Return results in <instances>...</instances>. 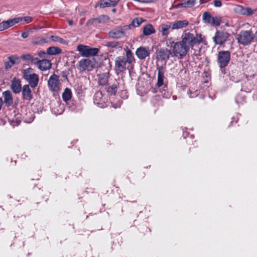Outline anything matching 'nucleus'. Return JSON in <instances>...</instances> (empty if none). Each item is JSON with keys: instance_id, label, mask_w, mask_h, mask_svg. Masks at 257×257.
<instances>
[{"instance_id": "obj_44", "label": "nucleus", "mask_w": 257, "mask_h": 257, "mask_svg": "<svg viewBox=\"0 0 257 257\" xmlns=\"http://www.w3.org/2000/svg\"><path fill=\"white\" fill-rule=\"evenodd\" d=\"M22 19V21L24 20L26 24H28L32 21L33 18L31 17L27 16L24 17H20Z\"/></svg>"}, {"instance_id": "obj_11", "label": "nucleus", "mask_w": 257, "mask_h": 257, "mask_svg": "<svg viewBox=\"0 0 257 257\" xmlns=\"http://www.w3.org/2000/svg\"><path fill=\"white\" fill-rule=\"evenodd\" d=\"M21 21L22 19L21 18H15L7 21H3L2 22V25L0 26V30H2V31H3L5 30L8 29Z\"/></svg>"}, {"instance_id": "obj_15", "label": "nucleus", "mask_w": 257, "mask_h": 257, "mask_svg": "<svg viewBox=\"0 0 257 257\" xmlns=\"http://www.w3.org/2000/svg\"><path fill=\"white\" fill-rule=\"evenodd\" d=\"M158 80L157 85L158 87L162 86L164 84V73L166 71L165 67L161 66L157 67Z\"/></svg>"}, {"instance_id": "obj_35", "label": "nucleus", "mask_w": 257, "mask_h": 257, "mask_svg": "<svg viewBox=\"0 0 257 257\" xmlns=\"http://www.w3.org/2000/svg\"><path fill=\"white\" fill-rule=\"evenodd\" d=\"M50 39H51V41L53 42H58L60 44H64L66 43V42L65 40H64L63 38H62L59 36H57L52 35L50 37Z\"/></svg>"}, {"instance_id": "obj_48", "label": "nucleus", "mask_w": 257, "mask_h": 257, "mask_svg": "<svg viewBox=\"0 0 257 257\" xmlns=\"http://www.w3.org/2000/svg\"><path fill=\"white\" fill-rule=\"evenodd\" d=\"M28 36H29V32H23L22 34V37L24 39L27 38Z\"/></svg>"}, {"instance_id": "obj_28", "label": "nucleus", "mask_w": 257, "mask_h": 257, "mask_svg": "<svg viewBox=\"0 0 257 257\" xmlns=\"http://www.w3.org/2000/svg\"><path fill=\"white\" fill-rule=\"evenodd\" d=\"M32 42L34 45H41L48 43L49 41L44 37L39 36L34 38Z\"/></svg>"}, {"instance_id": "obj_17", "label": "nucleus", "mask_w": 257, "mask_h": 257, "mask_svg": "<svg viewBox=\"0 0 257 257\" xmlns=\"http://www.w3.org/2000/svg\"><path fill=\"white\" fill-rule=\"evenodd\" d=\"M170 29H172V23L168 22L166 23L162 24L160 26V31L163 37H168L170 34Z\"/></svg>"}, {"instance_id": "obj_42", "label": "nucleus", "mask_w": 257, "mask_h": 257, "mask_svg": "<svg viewBox=\"0 0 257 257\" xmlns=\"http://www.w3.org/2000/svg\"><path fill=\"white\" fill-rule=\"evenodd\" d=\"M221 23V19L219 17H213V20L211 21V24H213L215 26H219Z\"/></svg>"}, {"instance_id": "obj_16", "label": "nucleus", "mask_w": 257, "mask_h": 257, "mask_svg": "<svg viewBox=\"0 0 257 257\" xmlns=\"http://www.w3.org/2000/svg\"><path fill=\"white\" fill-rule=\"evenodd\" d=\"M119 0L111 1V0H100L99 2L95 5V8L99 6L100 8H105L109 7H114L118 3Z\"/></svg>"}, {"instance_id": "obj_7", "label": "nucleus", "mask_w": 257, "mask_h": 257, "mask_svg": "<svg viewBox=\"0 0 257 257\" xmlns=\"http://www.w3.org/2000/svg\"><path fill=\"white\" fill-rule=\"evenodd\" d=\"M48 85L51 91L58 92L60 90V86L59 76L55 74L52 75L48 81Z\"/></svg>"}, {"instance_id": "obj_54", "label": "nucleus", "mask_w": 257, "mask_h": 257, "mask_svg": "<svg viewBox=\"0 0 257 257\" xmlns=\"http://www.w3.org/2000/svg\"><path fill=\"white\" fill-rule=\"evenodd\" d=\"M112 12H113V13H115V12H116V9H113L112 10Z\"/></svg>"}, {"instance_id": "obj_29", "label": "nucleus", "mask_w": 257, "mask_h": 257, "mask_svg": "<svg viewBox=\"0 0 257 257\" xmlns=\"http://www.w3.org/2000/svg\"><path fill=\"white\" fill-rule=\"evenodd\" d=\"M62 52L60 48L55 47H50L47 50V54L50 55H54L60 54Z\"/></svg>"}, {"instance_id": "obj_45", "label": "nucleus", "mask_w": 257, "mask_h": 257, "mask_svg": "<svg viewBox=\"0 0 257 257\" xmlns=\"http://www.w3.org/2000/svg\"><path fill=\"white\" fill-rule=\"evenodd\" d=\"M213 4L214 6L217 8L221 7L222 6V2L220 0H214Z\"/></svg>"}, {"instance_id": "obj_19", "label": "nucleus", "mask_w": 257, "mask_h": 257, "mask_svg": "<svg viewBox=\"0 0 257 257\" xmlns=\"http://www.w3.org/2000/svg\"><path fill=\"white\" fill-rule=\"evenodd\" d=\"M109 37L113 39H120L125 35L124 32L121 28L114 29L108 32Z\"/></svg>"}, {"instance_id": "obj_39", "label": "nucleus", "mask_w": 257, "mask_h": 257, "mask_svg": "<svg viewBox=\"0 0 257 257\" xmlns=\"http://www.w3.org/2000/svg\"><path fill=\"white\" fill-rule=\"evenodd\" d=\"M199 92L198 90H194L189 89L188 91V94L190 98H194L198 95Z\"/></svg>"}, {"instance_id": "obj_41", "label": "nucleus", "mask_w": 257, "mask_h": 257, "mask_svg": "<svg viewBox=\"0 0 257 257\" xmlns=\"http://www.w3.org/2000/svg\"><path fill=\"white\" fill-rule=\"evenodd\" d=\"M118 44H119L118 42H116V41H113V42H108L106 43L105 45L107 47L114 48L117 47L118 46Z\"/></svg>"}, {"instance_id": "obj_47", "label": "nucleus", "mask_w": 257, "mask_h": 257, "mask_svg": "<svg viewBox=\"0 0 257 257\" xmlns=\"http://www.w3.org/2000/svg\"><path fill=\"white\" fill-rule=\"evenodd\" d=\"M46 53L44 51H40L38 53V56L41 58H44Z\"/></svg>"}, {"instance_id": "obj_22", "label": "nucleus", "mask_w": 257, "mask_h": 257, "mask_svg": "<svg viewBox=\"0 0 257 257\" xmlns=\"http://www.w3.org/2000/svg\"><path fill=\"white\" fill-rule=\"evenodd\" d=\"M172 30H178L187 27L189 25V22L187 20L178 21L172 23Z\"/></svg>"}, {"instance_id": "obj_52", "label": "nucleus", "mask_w": 257, "mask_h": 257, "mask_svg": "<svg viewBox=\"0 0 257 257\" xmlns=\"http://www.w3.org/2000/svg\"><path fill=\"white\" fill-rule=\"evenodd\" d=\"M200 4H203L205 3L204 0H200L199 1Z\"/></svg>"}, {"instance_id": "obj_55", "label": "nucleus", "mask_w": 257, "mask_h": 257, "mask_svg": "<svg viewBox=\"0 0 257 257\" xmlns=\"http://www.w3.org/2000/svg\"><path fill=\"white\" fill-rule=\"evenodd\" d=\"M255 37H256V40L257 41V30L256 31L255 33Z\"/></svg>"}, {"instance_id": "obj_20", "label": "nucleus", "mask_w": 257, "mask_h": 257, "mask_svg": "<svg viewBox=\"0 0 257 257\" xmlns=\"http://www.w3.org/2000/svg\"><path fill=\"white\" fill-rule=\"evenodd\" d=\"M170 56L171 57H173L172 56V52L170 50L167 48L161 49L158 52V56L162 60H168Z\"/></svg>"}, {"instance_id": "obj_51", "label": "nucleus", "mask_w": 257, "mask_h": 257, "mask_svg": "<svg viewBox=\"0 0 257 257\" xmlns=\"http://www.w3.org/2000/svg\"><path fill=\"white\" fill-rule=\"evenodd\" d=\"M68 23L69 24V25H72L73 24V21L72 20H69L68 21Z\"/></svg>"}, {"instance_id": "obj_33", "label": "nucleus", "mask_w": 257, "mask_h": 257, "mask_svg": "<svg viewBox=\"0 0 257 257\" xmlns=\"http://www.w3.org/2000/svg\"><path fill=\"white\" fill-rule=\"evenodd\" d=\"M62 98L64 101H67L69 100L71 98V90L67 88L65 89L64 92L62 94Z\"/></svg>"}, {"instance_id": "obj_21", "label": "nucleus", "mask_w": 257, "mask_h": 257, "mask_svg": "<svg viewBox=\"0 0 257 257\" xmlns=\"http://www.w3.org/2000/svg\"><path fill=\"white\" fill-rule=\"evenodd\" d=\"M19 62V58L16 55H12L8 57V61L5 63V68L8 69Z\"/></svg>"}, {"instance_id": "obj_24", "label": "nucleus", "mask_w": 257, "mask_h": 257, "mask_svg": "<svg viewBox=\"0 0 257 257\" xmlns=\"http://www.w3.org/2000/svg\"><path fill=\"white\" fill-rule=\"evenodd\" d=\"M4 102L7 106H10L13 103V97L10 91H5L3 93Z\"/></svg>"}, {"instance_id": "obj_49", "label": "nucleus", "mask_w": 257, "mask_h": 257, "mask_svg": "<svg viewBox=\"0 0 257 257\" xmlns=\"http://www.w3.org/2000/svg\"><path fill=\"white\" fill-rule=\"evenodd\" d=\"M185 4V3H181V4H178L177 5L176 7L177 8H186L185 6L184 5Z\"/></svg>"}, {"instance_id": "obj_27", "label": "nucleus", "mask_w": 257, "mask_h": 257, "mask_svg": "<svg viewBox=\"0 0 257 257\" xmlns=\"http://www.w3.org/2000/svg\"><path fill=\"white\" fill-rule=\"evenodd\" d=\"M22 59L26 61L36 63L38 58L30 54H23L21 56Z\"/></svg>"}, {"instance_id": "obj_38", "label": "nucleus", "mask_w": 257, "mask_h": 257, "mask_svg": "<svg viewBox=\"0 0 257 257\" xmlns=\"http://www.w3.org/2000/svg\"><path fill=\"white\" fill-rule=\"evenodd\" d=\"M244 11H243V15L246 16L252 15L255 12L257 11V9H254L252 10L250 8L248 7L244 8Z\"/></svg>"}, {"instance_id": "obj_8", "label": "nucleus", "mask_w": 257, "mask_h": 257, "mask_svg": "<svg viewBox=\"0 0 257 257\" xmlns=\"http://www.w3.org/2000/svg\"><path fill=\"white\" fill-rule=\"evenodd\" d=\"M230 60V53L228 51L219 52L217 61L220 68L226 66Z\"/></svg>"}, {"instance_id": "obj_4", "label": "nucleus", "mask_w": 257, "mask_h": 257, "mask_svg": "<svg viewBox=\"0 0 257 257\" xmlns=\"http://www.w3.org/2000/svg\"><path fill=\"white\" fill-rule=\"evenodd\" d=\"M189 50L188 46H185L180 41L177 42L173 46L172 56L182 59L186 56Z\"/></svg>"}, {"instance_id": "obj_13", "label": "nucleus", "mask_w": 257, "mask_h": 257, "mask_svg": "<svg viewBox=\"0 0 257 257\" xmlns=\"http://www.w3.org/2000/svg\"><path fill=\"white\" fill-rule=\"evenodd\" d=\"M94 103L98 107L103 108L106 106L105 99L103 97L102 92H96L94 96Z\"/></svg>"}, {"instance_id": "obj_3", "label": "nucleus", "mask_w": 257, "mask_h": 257, "mask_svg": "<svg viewBox=\"0 0 257 257\" xmlns=\"http://www.w3.org/2000/svg\"><path fill=\"white\" fill-rule=\"evenodd\" d=\"M254 38V35L251 30H241L236 36L238 43L243 46L251 44Z\"/></svg>"}, {"instance_id": "obj_26", "label": "nucleus", "mask_w": 257, "mask_h": 257, "mask_svg": "<svg viewBox=\"0 0 257 257\" xmlns=\"http://www.w3.org/2000/svg\"><path fill=\"white\" fill-rule=\"evenodd\" d=\"M155 32V29L151 24H147L143 27V34L145 36H149Z\"/></svg>"}, {"instance_id": "obj_36", "label": "nucleus", "mask_w": 257, "mask_h": 257, "mask_svg": "<svg viewBox=\"0 0 257 257\" xmlns=\"http://www.w3.org/2000/svg\"><path fill=\"white\" fill-rule=\"evenodd\" d=\"M144 22V20L141 18H137L133 20L131 25L135 27H138Z\"/></svg>"}, {"instance_id": "obj_50", "label": "nucleus", "mask_w": 257, "mask_h": 257, "mask_svg": "<svg viewBox=\"0 0 257 257\" xmlns=\"http://www.w3.org/2000/svg\"><path fill=\"white\" fill-rule=\"evenodd\" d=\"M122 94H124L122 97L123 98H126L127 97V95H126V92L125 90H122V92H121V95H122Z\"/></svg>"}, {"instance_id": "obj_25", "label": "nucleus", "mask_w": 257, "mask_h": 257, "mask_svg": "<svg viewBox=\"0 0 257 257\" xmlns=\"http://www.w3.org/2000/svg\"><path fill=\"white\" fill-rule=\"evenodd\" d=\"M109 78L108 73H104L98 75V83L102 86L106 85L108 82Z\"/></svg>"}, {"instance_id": "obj_32", "label": "nucleus", "mask_w": 257, "mask_h": 257, "mask_svg": "<svg viewBox=\"0 0 257 257\" xmlns=\"http://www.w3.org/2000/svg\"><path fill=\"white\" fill-rule=\"evenodd\" d=\"M125 60H126V62L129 64H132L135 61L133 54L132 53L131 51L129 49H127L126 51Z\"/></svg>"}, {"instance_id": "obj_34", "label": "nucleus", "mask_w": 257, "mask_h": 257, "mask_svg": "<svg viewBox=\"0 0 257 257\" xmlns=\"http://www.w3.org/2000/svg\"><path fill=\"white\" fill-rule=\"evenodd\" d=\"M94 19L95 21L98 23H105L109 20V18L107 15H101L98 18H94Z\"/></svg>"}, {"instance_id": "obj_43", "label": "nucleus", "mask_w": 257, "mask_h": 257, "mask_svg": "<svg viewBox=\"0 0 257 257\" xmlns=\"http://www.w3.org/2000/svg\"><path fill=\"white\" fill-rule=\"evenodd\" d=\"M184 3V5L185 6L186 8L192 7L195 5V0H187Z\"/></svg>"}, {"instance_id": "obj_46", "label": "nucleus", "mask_w": 257, "mask_h": 257, "mask_svg": "<svg viewBox=\"0 0 257 257\" xmlns=\"http://www.w3.org/2000/svg\"><path fill=\"white\" fill-rule=\"evenodd\" d=\"M95 22V21L94 18L90 19L87 22L86 25L88 26L92 25L94 24Z\"/></svg>"}, {"instance_id": "obj_40", "label": "nucleus", "mask_w": 257, "mask_h": 257, "mask_svg": "<svg viewBox=\"0 0 257 257\" xmlns=\"http://www.w3.org/2000/svg\"><path fill=\"white\" fill-rule=\"evenodd\" d=\"M234 11L235 13L243 15L244 11V7L241 6H236L234 7Z\"/></svg>"}, {"instance_id": "obj_14", "label": "nucleus", "mask_w": 257, "mask_h": 257, "mask_svg": "<svg viewBox=\"0 0 257 257\" xmlns=\"http://www.w3.org/2000/svg\"><path fill=\"white\" fill-rule=\"evenodd\" d=\"M36 63L38 68L43 71L50 69L52 65L50 61L45 59L41 60H39L38 59Z\"/></svg>"}, {"instance_id": "obj_23", "label": "nucleus", "mask_w": 257, "mask_h": 257, "mask_svg": "<svg viewBox=\"0 0 257 257\" xmlns=\"http://www.w3.org/2000/svg\"><path fill=\"white\" fill-rule=\"evenodd\" d=\"M11 88L15 93H20L22 89L20 81L16 78L14 79L12 81Z\"/></svg>"}, {"instance_id": "obj_10", "label": "nucleus", "mask_w": 257, "mask_h": 257, "mask_svg": "<svg viewBox=\"0 0 257 257\" xmlns=\"http://www.w3.org/2000/svg\"><path fill=\"white\" fill-rule=\"evenodd\" d=\"M78 68L80 71H90L93 68L92 62L89 59H84L78 63Z\"/></svg>"}, {"instance_id": "obj_5", "label": "nucleus", "mask_w": 257, "mask_h": 257, "mask_svg": "<svg viewBox=\"0 0 257 257\" xmlns=\"http://www.w3.org/2000/svg\"><path fill=\"white\" fill-rule=\"evenodd\" d=\"M77 50L82 57H89L96 55L99 49L96 48H91L88 46L78 45L77 46Z\"/></svg>"}, {"instance_id": "obj_9", "label": "nucleus", "mask_w": 257, "mask_h": 257, "mask_svg": "<svg viewBox=\"0 0 257 257\" xmlns=\"http://www.w3.org/2000/svg\"><path fill=\"white\" fill-rule=\"evenodd\" d=\"M127 62L124 56H119L115 60L114 69L117 73H122L125 71Z\"/></svg>"}, {"instance_id": "obj_30", "label": "nucleus", "mask_w": 257, "mask_h": 257, "mask_svg": "<svg viewBox=\"0 0 257 257\" xmlns=\"http://www.w3.org/2000/svg\"><path fill=\"white\" fill-rule=\"evenodd\" d=\"M120 86L118 85V83L116 82V83L112 84L111 86H109L107 88V92L110 95H114L117 91L118 89H120Z\"/></svg>"}, {"instance_id": "obj_53", "label": "nucleus", "mask_w": 257, "mask_h": 257, "mask_svg": "<svg viewBox=\"0 0 257 257\" xmlns=\"http://www.w3.org/2000/svg\"><path fill=\"white\" fill-rule=\"evenodd\" d=\"M120 104H121V102H119V104L117 106H114L113 107L114 108H116V107H119L120 105Z\"/></svg>"}, {"instance_id": "obj_37", "label": "nucleus", "mask_w": 257, "mask_h": 257, "mask_svg": "<svg viewBox=\"0 0 257 257\" xmlns=\"http://www.w3.org/2000/svg\"><path fill=\"white\" fill-rule=\"evenodd\" d=\"M176 42H174V39L172 37L168 38L166 39V44L168 47H170L173 49V46Z\"/></svg>"}, {"instance_id": "obj_1", "label": "nucleus", "mask_w": 257, "mask_h": 257, "mask_svg": "<svg viewBox=\"0 0 257 257\" xmlns=\"http://www.w3.org/2000/svg\"><path fill=\"white\" fill-rule=\"evenodd\" d=\"M202 40L201 35L197 34L196 36L195 37L193 34L188 32L182 35V40L180 42L185 46H188L189 49L190 47L192 49L195 44H200Z\"/></svg>"}, {"instance_id": "obj_12", "label": "nucleus", "mask_w": 257, "mask_h": 257, "mask_svg": "<svg viewBox=\"0 0 257 257\" xmlns=\"http://www.w3.org/2000/svg\"><path fill=\"white\" fill-rule=\"evenodd\" d=\"M150 54V49L148 47H140L136 51V55L137 57L141 59H145Z\"/></svg>"}, {"instance_id": "obj_31", "label": "nucleus", "mask_w": 257, "mask_h": 257, "mask_svg": "<svg viewBox=\"0 0 257 257\" xmlns=\"http://www.w3.org/2000/svg\"><path fill=\"white\" fill-rule=\"evenodd\" d=\"M202 19L205 23L210 24L213 17L208 12H204L202 15Z\"/></svg>"}, {"instance_id": "obj_2", "label": "nucleus", "mask_w": 257, "mask_h": 257, "mask_svg": "<svg viewBox=\"0 0 257 257\" xmlns=\"http://www.w3.org/2000/svg\"><path fill=\"white\" fill-rule=\"evenodd\" d=\"M23 78L31 88L36 87L39 81V75L34 72L32 68L29 67L24 70Z\"/></svg>"}, {"instance_id": "obj_6", "label": "nucleus", "mask_w": 257, "mask_h": 257, "mask_svg": "<svg viewBox=\"0 0 257 257\" xmlns=\"http://www.w3.org/2000/svg\"><path fill=\"white\" fill-rule=\"evenodd\" d=\"M230 34L225 30H217L213 37V42L216 45H221L228 39Z\"/></svg>"}, {"instance_id": "obj_18", "label": "nucleus", "mask_w": 257, "mask_h": 257, "mask_svg": "<svg viewBox=\"0 0 257 257\" xmlns=\"http://www.w3.org/2000/svg\"><path fill=\"white\" fill-rule=\"evenodd\" d=\"M22 93L23 98L24 100L30 101L33 98L32 91L30 86L29 85H24L21 90Z\"/></svg>"}]
</instances>
